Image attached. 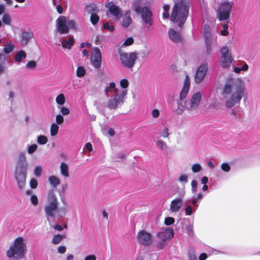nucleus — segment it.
<instances>
[{
    "label": "nucleus",
    "instance_id": "obj_1",
    "mask_svg": "<svg viewBox=\"0 0 260 260\" xmlns=\"http://www.w3.org/2000/svg\"><path fill=\"white\" fill-rule=\"evenodd\" d=\"M245 88L244 83L241 78L228 77L221 91L225 106L232 108L239 104L244 96Z\"/></svg>",
    "mask_w": 260,
    "mask_h": 260
},
{
    "label": "nucleus",
    "instance_id": "obj_2",
    "mask_svg": "<svg viewBox=\"0 0 260 260\" xmlns=\"http://www.w3.org/2000/svg\"><path fill=\"white\" fill-rule=\"evenodd\" d=\"M105 92L107 96L110 97L107 105L110 109H116L122 106L127 94V90L118 89L114 82L105 87Z\"/></svg>",
    "mask_w": 260,
    "mask_h": 260
},
{
    "label": "nucleus",
    "instance_id": "obj_3",
    "mask_svg": "<svg viewBox=\"0 0 260 260\" xmlns=\"http://www.w3.org/2000/svg\"><path fill=\"white\" fill-rule=\"evenodd\" d=\"M189 0H179L174 6L171 16V20L178 23L181 27L185 23L189 14Z\"/></svg>",
    "mask_w": 260,
    "mask_h": 260
},
{
    "label": "nucleus",
    "instance_id": "obj_4",
    "mask_svg": "<svg viewBox=\"0 0 260 260\" xmlns=\"http://www.w3.org/2000/svg\"><path fill=\"white\" fill-rule=\"evenodd\" d=\"M66 207H61L58 209V201L56 197L53 192L48 194L47 203L44 207V212L48 221L50 222L51 218H54L57 213V216L60 218L63 217L66 214Z\"/></svg>",
    "mask_w": 260,
    "mask_h": 260
},
{
    "label": "nucleus",
    "instance_id": "obj_5",
    "mask_svg": "<svg viewBox=\"0 0 260 260\" xmlns=\"http://www.w3.org/2000/svg\"><path fill=\"white\" fill-rule=\"evenodd\" d=\"M27 251L26 241L22 237L15 239L7 251V256L10 259L19 260L23 258Z\"/></svg>",
    "mask_w": 260,
    "mask_h": 260
},
{
    "label": "nucleus",
    "instance_id": "obj_6",
    "mask_svg": "<svg viewBox=\"0 0 260 260\" xmlns=\"http://www.w3.org/2000/svg\"><path fill=\"white\" fill-rule=\"evenodd\" d=\"M174 235V230L171 228H167L159 232L156 235L157 238V248L159 250L164 248L166 245V241L171 239Z\"/></svg>",
    "mask_w": 260,
    "mask_h": 260
},
{
    "label": "nucleus",
    "instance_id": "obj_7",
    "mask_svg": "<svg viewBox=\"0 0 260 260\" xmlns=\"http://www.w3.org/2000/svg\"><path fill=\"white\" fill-rule=\"evenodd\" d=\"M56 27L58 32L61 34H67L69 29H76V24L72 20H68L63 16H59L56 20Z\"/></svg>",
    "mask_w": 260,
    "mask_h": 260
},
{
    "label": "nucleus",
    "instance_id": "obj_8",
    "mask_svg": "<svg viewBox=\"0 0 260 260\" xmlns=\"http://www.w3.org/2000/svg\"><path fill=\"white\" fill-rule=\"evenodd\" d=\"M134 8L136 13L141 14V18L145 24L152 25V14L148 8L141 6L139 3H135Z\"/></svg>",
    "mask_w": 260,
    "mask_h": 260
},
{
    "label": "nucleus",
    "instance_id": "obj_9",
    "mask_svg": "<svg viewBox=\"0 0 260 260\" xmlns=\"http://www.w3.org/2000/svg\"><path fill=\"white\" fill-rule=\"evenodd\" d=\"M204 37L206 46V52L209 55L211 54L213 52V48L217 47V38L216 36L212 35L210 31V28L208 26L206 28V26H204Z\"/></svg>",
    "mask_w": 260,
    "mask_h": 260
},
{
    "label": "nucleus",
    "instance_id": "obj_10",
    "mask_svg": "<svg viewBox=\"0 0 260 260\" xmlns=\"http://www.w3.org/2000/svg\"><path fill=\"white\" fill-rule=\"evenodd\" d=\"M233 6L232 2H224L220 5L217 11V17L220 21L227 20L229 18Z\"/></svg>",
    "mask_w": 260,
    "mask_h": 260
},
{
    "label": "nucleus",
    "instance_id": "obj_11",
    "mask_svg": "<svg viewBox=\"0 0 260 260\" xmlns=\"http://www.w3.org/2000/svg\"><path fill=\"white\" fill-rule=\"evenodd\" d=\"M221 56L219 64L222 68L229 67L233 61V58L227 46H223L220 50Z\"/></svg>",
    "mask_w": 260,
    "mask_h": 260
},
{
    "label": "nucleus",
    "instance_id": "obj_12",
    "mask_svg": "<svg viewBox=\"0 0 260 260\" xmlns=\"http://www.w3.org/2000/svg\"><path fill=\"white\" fill-rule=\"evenodd\" d=\"M137 58V54L135 52L122 53L120 55L122 63L128 68H131L134 66Z\"/></svg>",
    "mask_w": 260,
    "mask_h": 260
},
{
    "label": "nucleus",
    "instance_id": "obj_13",
    "mask_svg": "<svg viewBox=\"0 0 260 260\" xmlns=\"http://www.w3.org/2000/svg\"><path fill=\"white\" fill-rule=\"evenodd\" d=\"M137 239L139 244L148 246L153 243L151 234L145 230L140 231L137 236Z\"/></svg>",
    "mask_w": 260,
    "mask_h": 260
},
{
    "label": "nucleus",
    "instance_id": "obj_14",
    "mask_svg": "<svg viewBox=\"0 0 260 260\" xmlns=\"http://www.w3.org/2000/svg\"><path fill=\"white\" fill-rule=\"evenodd\" d=\"M28 169L16 167L15 171V178L20 188H23L26 183L27 171Z\"/></svg>",
    "mask_w": 260,
    "mask_h": 260
},
{
    "label": "nucleus",
    "instance_id": "obj_15",
    "mask_svg": "<svg viewBox=\"0 0 260 260\" xmlns=\"http://www.w3.org/2000/svg\"><path fill=\"white\" fill-rule=\"evenodd\" d=\"M90 62L95 69H98L101 68L102 64V55L98 48L95 47L93 49L90 57Z\"/></svg>",
    "mask_w": 260,
    "mask_h": 260
},
{
    "label": "nucleus",
    "instance_id": "obj_16",
    "mask_svg": "<svg viewBox=\"0 0 260 260\" xmlns=\"http://www.w3.org/2000/svg\"><path fill=\"white\" fill-rule=\"evenodd\" d=\"M201 99L202 94L201 92H198L193 94L186 106V109L189 111L196 110L198 108Z\"/></svg>",
    "mask_w": 260,
    "mask_h": 260
},
{
    "label": "nucleus",
    "instance_id": "obj_17",
    "mask_svg": "<svg viewBox=\"0 0 260 260\" xmlns=\"http://www.w3.org/2000/svg\"><path fill=\"white\" fill-rule=\"evenodd\" d=\"M184 205L183 199L177 197L171 201L170 204V211L172 213H177L180 211Z\"/></svg>",
    "mask_w": 260,
    "mask_h": 260
},
{
    "label": "nucleus",
    "instance_id": "obj_18",
    "mask_svg": "<svg viewBox=\"0 0 260 260\" xmlns=\"http://www.w3.org/2000/svg\"><path fill=\"white\" fill-rule=\"evenodd\" d=\"M207 72V65H201L197 69L194 75V81L197 84L200 83L204 79Z\"/></svg>",
    "mask_w": 260,
    "mask_h": 260
},
{
    "label": "nucleus",
    "instance_id": "obj_19",
    "mask_svg": "<svg viewBox=\"0 0 260 260\" xmlns=\"http://www.w3.org/2000/svg\"><path fill=\"white\" fill-rule=\"evenodd\" d=\"M107 7L108 8V12L114 17L115 20H118L121 18L122 10L118 6L111 3L109 4V6Z\"/></svg>",
    "mask_w": 260,
    "mask_h": 260
},
{
    "label": "nucleus",
    "instance_id": "obj_20",
    "mask_svg": "<svg viewBox=\"0 0 260 260\" xmlns=\"http://www.w3.org/2000/svg\"><path fill=\"white\" fill-rule=\"evenodd\" d=\"M190 87V79L188 75H186L184 81L183 86L180 93V98L184 99L186 98Z\"/></svg>",
    "mask_w": 260,
    "mask_h": 260
},
{
    "label": "nucleus",
    "instance_id": "obj_21",
    "mask_svg": "<svg viewBox=\"0 0 260 260\" xmlns=\"http://www.w3.org/2000/svg\"><path fill=\"white\" fill-rule=\"evenodd\" d=\"M16 167L28 169V164L26 159V155L24 152L18 154Z\"/></svg>",
    "mask_w": 260,
    "mask_h": 260
},
{
    "label": "nucleus",
    "instance_id": "obj_22",
    "mask_svg": "<svg viewBox=\"0 0 260 260\" xmlns=\"http://www.w3.org/2000/svg\"><path fill=\"white\" fill-rule=\"evenodd\" d=\"M33 37V34L30 31H24L21 37L20 43L22 46H25L27 45L30 39Z\"/></svg>",
    "mask_w": 260,
    "mask_h": 260
},
{
    "label": "nucleus",
    "instance_id": "obj_23",
    "mask_svg": "<svg viewBox=\"0 0 260 260\" xmlns=\"http://www.w3.org/2000/svg\"><path fill=\"white\" fill-rule=\"evenodd\" d=\"M183 100L184 99L179 98V99L177 100V107L174 110L175 113L177 114H182L185 109H186V106H185V104L183 101Z\"/></svg>",
    "mask_w": 260,
    "mask_h": 260
},
{
    "label": "nucleus",
    "instance_id": "obj_24",
    "mask_svg": "<svg viewBox=\"0 0 260 260\" xmlns=\"http://www.w3.org/2000/svg\"><path fill=\"white\" fill-rule=\"evenodd\" d=\"M169 38L174 42H179L181 40V36L179 32H177L173 29H170L169 31Z\"/></svg>",
    "mask_w": 260,
    "mask_h": 260
},
{
    "label": "nucleus",
    "instance_id": "obj_25",
    "mask_svg": "<svg viewBox=\"0 0 260 260\" xmlns=\"http://www.w3.org/2000/svg\"><path fill=\"white\" fill-rule=\"evenodd\" d=\"M158 134L160 137L164 138H168L170 135L169 129L166 125L163 124L159 127Z\"/></svg>",
    "mask_w": 260,
    "mask_h": 260
},
{
    "label": "nucleus",
    "instance_id": "obj_26",
    "mask_svg": "<svg viewBox=\"0 0 260 260\" xmlns=\"http://www.w3.org/2000/svg\"><path fill=\"white\" fill-rule=\"evenodd\" d=\"M132 22V20L130 16V11H127L124 14L122 20V26L127 27Z\"/></svg>",
    "mask_w": 260,
    "mask_h": 260
},
{
    "label": "nucleus",
    "instance_id": "obj_27",
    "mask_svg": "<svg viewBox=\"0 0 260 260\" xmlns=\"http://www.w3.org/2000/svg\"><path fill=\"white\" fill-rule=\"evenodd\" d=\"M60 170L61 174L65 178H68L69 176V167L68 165L62 162L60 166Z\"/></svg>",
    "mask_w": 260,
    "mask_h": 260
},
{
    "label": "nucleus",
    "instance_id": "obj_28",
    "mask_svg": "<svg viewBox=\"0 0 260 260\" xmlns=\"http://www.w3.org/2000/svg\"><path fill=\"white\" fill-rule=\"evenodd\" d=\"M74 42V39L72 37H69L68 40H63L62 41L61 45L63 48L70 50Z\"/></svg>",
    "mask_w": 260,
    "mask_h": 260
},
{
    "label": "nucleus",
    "instance_id": "obj_29",
    "mask_svg": "<svg viewBox=\"0 0 260 260\" xmlns=\"http://www.w3.org/2000/svg\"><path fill=\"white\" fill-rule=\"evenodd\" d=\"M26 57V52L22 50H20L15 55L14 59L16 62L20 63L22 59H25Z\"/></svg>",
    "mask_w": 260,
    "mask_h": 260
},
{
    "label": "nucleus",
    "instance_id": "obj_30",
    "mask_svg": "<svg viewBox=\"0 0 260 260\" xmlns=\"http://www.w3.org/2000/svg\"><path fill=\"white\" fill-rule=\"evenodd\" d=\"M85 11L90 15L95 14L99 12L96 5L93 4L87 5L85 8Z\"/></svg>",
    "mask_w": 260,
    "mask_h": 260
},
{
    "label": "nucleus",
    "instance_id": "obj_31",
    "mask_svg": "<svg viewBox=\"0 0 260 260\" xmlns=\"http://www.w3.org/2000/svg\"><path fill=\"white\" fill-rule=\"evenodd\" d=\"M48 180L51 185L53 187H56L60 183L59 178L56 176H50L48 178Z\"/></svg>",
    "mask_w": 260,
    "mask_h": 260
},
{
    "label": "nucleus",
    "instance_id": "obj_32",
    "mask_svg": "<svg viewBox=\"0 0 260 260\" xmlns=\"http://www.w3.org/2000/svg\"><path fill=\"white\" fill-rule=\"evenodd\" d=\"M55 102L58 105V106H63L66 102V98L63 93L59 94L55 99Z\"/></svg>",
    "mask_w": 260,
    "mask_h": 260
},
{
    "label": "nucleus",
    "instance_id": "obj_33",
    "mask_svg": "<svg viewBox=\"0 0 260 260\" xmlns=\"http://www.w3.org/2000/svg\"><path fill=\"white\" fill-rule=\"evenodd\" d=\"M197 208L192 207L190 203L186 202V206L184 209V211L186 215H191L193 210H196Z\"/></svg>",
    "mask_w": 260,
    "mask_h": 260
},
{
    "label": "nucleus",
    "instance_id": "obj_34",
    "mask_svg": "<svg viewBox=\"0 0 260 260\" xmlns=\"http://www.w3.org/2000/svg\"><path fill=\"white\" fill-rule=\"evenodd\" d=\"M14 49V45L12 43L10 42L7 44L4 48L3 51L6 54H9L11 53Z\"/></svg>",
    "mask_w": 260,
    "mask_h": 260
},
{
    "label": "nucleus",
    "instance_id": "obj_35",
    "mask_svg": "<svg viewBox=\"0 0 260 260\" xmlns=\"http://www.w3.org/2000/svg\"><path fill=\"white\" fill-rule=\"evenodd\" d=\"M156 145L161 150H165L168 148L167 143L161 140H157Z\"/></svg>",
    "mask_w": 260,
    "mask_h": 260
},
{
    "label": "nucleus",
    "instance_id": "obj_36",
    "mask_svg": "<svg viewBox=\"0 0 260 260\" xmlns=\"http://www.w3.org/2000/svg\"><path fill=\"white\" fill-rule=\"evenodd\" d=\"M59 126L56 123H52L50 127V135L52 137L55 136L58 132Z\"/></svg>",
    "mask_w": 260,
    "mask_h": 260
},
{
    "label": "nucleus",
    "instance_id": "obj_37",
    "mask_svg": "<svg viewBox=\"0 0 260 260\" xmlns=\"http://www.w3.org/2000/svg\"><path fill=\"white\" fill-rule=\"evenodd\" d=\"M48 141V138L44 135L38 136L37 138V142L40 145H45Z\"/></svg>",
    "mask_w": 260,
    "mask_h": 260
},
{
    "label": "nucleus",
    "instance_id": "obj_38",
    "mask_svg": "<svg viewBox=\"0 0 260 260\" xmlns=\"http://www.w3.org/2000/svg\"><path fill=\"white\" fill-rule=\"evenodd\" d=\"M3 22L6 25H10L11 24V17L8 14H5L2 17Z\"/></svg>",
    "mask_w": 260,
    "mask_h": 260
},
{
    "label": "nucleus",
    "instance_id": "obj_39",
    "mask_svg": "<svg viewBox=\"0 0 260 260\" xmlns=\"http://www.w3.org/2000/svg\"><path fill=\"white\" fill-rule=\"evenodd\" d=\"M64 238V236L63 235L60 234L56 235L53 237L52 243L54 244H57L59 243Z\"/></svg>",
    "mask_w": 260,
    "mask_h": 260
},
{
    "label": "nucleus",
    "instance_id": "obj_40",
    "mask_svg": "<svg viewBox=\"0 0 260 260\" xmlns=\"http://www.w3.org/2000/svg\"><path fill=\"white\" fill-rule=\"evenodd\" d=\"M86 73V70L83 67H78L76 71V75L78 77H83Z\"/></svg>",
    "mask_w": 260,
    "mask_h": 260
},
{
    "label": "nucleus",
    "instance_id": "obj_41",
    "mask_svg": "<svg viewBox=\"0 0 260 260\" xmlns=\"http://www.w3.org/2000/svg\"><path fill=\"white\" fill-rule=\"evenodd\" d=\"M57 108L60 110V112L62 115L66 116L70 114V111L69 109L64 106H57Z\"/></svg>",
    "mask_w": 260,
    "mask_h": 260
},
{
    "label": "nucleus",
    "instance_id": "obj_42",
    "mask_svg": "<svg viewBox=\"0 0 260 260\" xmlns=\"http://www.w3.org/2000/svg\"><path fill=\"white\" fill-rule=\"evenodd\" d=\"M90 21L91 23L93 25H95L99 22L100 18L99 16L95 14H91L90 16Z\"/></svg>",
    "mask_w": 260,
    "mask_h": 260
},
{
    "label": "nucleus",
    "instance_id": "obj_43",
    "mask_svg": "<svg viewBox=\"0 0 260 260\" xmlns=\"http://www.w3.org/2000/svg\"><path fill=\"white\" fill-rule=\"evenodd\" d=\"M202 170V166L200 164H194L191 166V171L193 173H196L200 172Z\"/></svg>",
    "mask_w": 260,
    "mask_h": 260
},
{
    "label": "nucleus",
    "instance_id": "obj_44",
    "mask_svg": "<svg viewBox=\"0 0 260 260\" xmlns=\"http://www.w3.org/2000/svg\"><path fill=\"white\" fill-rule=\"evenodd\" d=\"M120 85L122 88L121 89H126L129 85V82L126 79H123L120 81Z\"/></svg>",
    "mask_w": 260,
    "mask_h": 260
},
{
    "label": "nucleus",
    "instance_id": "obj_45",
    "mask_svg": "<svg viewBox=\"0 0 260 260\" xmlns=\"http://www.w3.org/2000/svg\"><path fill=\"white\" fill-rule=\"evenodd\" d=\"M38 149V145L36 144L29 145L27 147V152L29 154L34 153Z\"/></svg>",
    "mask_w": 260,
    "mask_h": 260
},
{
    "label": "nucleus",
    "instance_id": "obj_46",
    "mask_svg": "<svg viewBox=\"0 0 260 260\" xmlns=\"http://www.w3.org/2000/svg\"><path fill=\"white\" fill-rule=\"evenodd\" d=\"M178 181L183 184H186L188 182V176L186 174H181L179 178Z\"/></svg>",
    "mask_w": 260,
    "mask_h": 260
},
{
    "label": "nucleus",
    "instance_id": "obj_47",
    "mask_svg": "<svg viewBox=\"0 0 260 260\" xmlns=\"http://www.w3.org/2000/svg\"><path fill=\"white\" fill-rule=\"evenodd\" d=\"M193 225L192 223L186 226L185 229L189 236H192L193 235Z\"/></svg>",
    "mask_w": 260,
    "mask_h": 260
},
{
    "label": "nucleus",
    "instance_id": "obj_48",
    "mask_svg": "<svg viewBox=\"0 0 260 260\" xmlns=\"http://www.w3.org/2000/svg\"><path fill=\"white\" fill-rule=\"evenodd\" d=\"M42 168L41 166H38L35 167V168L34 169V175L36 177H40L42 174Z\"/></svg>",
    "mask_w": 260,
    "mask_h": 260
},
{
    "label": "nucleus",
    "instance_id": "obj_49",
    "mask_svg": "<svg viewBox=\"0 0 260 260\" xmlns=\"http://www.w3.org/2000/svg\"><path fill=\"white\" fill-rule=\"evenodd\" d=\"M37 67V62L35 61L31 60L28 61L26 64V68L28 69H34Z\"/></svg>",
    "mask_w": 260,
    "mask_h": 260
},
{
    "label": "nucleus",
    "instance_id": "obj_50",
    "mask_svg": "<svg viewBox=\"0 0 260 260\" xmlns=\"http://www.w3.org/2000/svg\"><path fill=\"white\" fill-rule=\"evenodd\" d=\"M221 169L225 172H229L231 170V167L228 163L224 162L221 164Z\"/></svg>",
    "mask_w": 260,
    "mask_h": 260
},
{
    "label": "nucleus",
    "instance_id": "obj_51",
    "mask_svg": "<svg viewBox=\"0 0 260 260\" xmlns=\"http://www.w3.org/2000/svg\"><path fill=\"white\" fill-rule=\"evenodd\" d=\"M175 222V219L172 217H166L165 219L164 223L166 225H170Z\"/></svg>",
    "mask_w": 260,
    "mask_h": 260
},
{
    "label": "nucleus",
    "instance_id": "obj_52",
    "mask_svg": "<svg viewBox=\"0 0 260 260\" xmlns=\"http://www.w3.org/2000/svg\"><path fill=\"white\" fill-rule=\"evenodd\" d=\"M55 120L57 124H61L63 122V117L62 115L58 114L56 116Z\"/></svg>",
    "mask_w": 260,
    "mask_h": 260
},
{
    "label": "nucleus",
    "instance_id": "obj_53",
    "mask_svg": "<svg viewBox=\"0 0 260 260\" xmlns=\"http://www.w3.org/2000/svg\"><path fill=\"white\" fill-rule=\"evenodd\" d=\"M197 182L195 180H192L191 182V191L193 193H194L197 192Z\"/></svg>",
    "mask_w": 260,
    "mask_h": 260
},
{
    "label": "nucleus",
    "instance_id": "obj_54",
    "mask_svg": "<svg viewBox=\"0 0 260 260\" xmlns=\"http://www.w3.org/2000/svg\"><path fill=\"white\" fill-rule=\"evenodd\" d=\"M151 115L154 118H157L160 115V112L159 110L155 109L152 110L151 112Z\"/></svg>",
    "mask_w": 260,
    "mask_h": 260
},
{
    "label": "nucleus",
    "instance_id": "obj_55",
    "mask_svg": "<svg viewBox=\"0 0 260 260\" xmlns=\"http://www.w3.org/2000/svg\"><path fill=\"white\" fill-rule=\"evenodd\" d=\"M104 28L110 31H113L115 29L114 26L113 25H110L109 22H106L104 24Z\"/></svg>",
    "mask_w": 260,
    "mask_h": 260
},
{
    "label": "nucleus",
    "instance_id": "obj_56",
    "mask_svg": "<svg viewBox=\"0 0 260 260\" xmlns=\"http://www.w3.org/2000/svg\"><path fill=\"white\" fill-rule=\"evenodd\" d=\"M30 202L34 206H37L38 204V199L36 195H32L30 197Z\"/></svg>",
    "mask_w": 260,
    "mask_h": 260
},
{
    "label": "nucleus",
    "instance_id": "obj_57",
    "mask_svg": "<svg viewBox=\"0 0 260 260\" xmlns=\"http://www.w3.org/2000/svg\"><path fill=\"white\" fill-rule=\"evenodd\" d=\"M134 43V39L133 38L129 37L127 38L125 41H124L123 45L125 46H127L131 45Z\"/></svg>",
    "mask_w": 260,
    "mask_h": 260
},
{
    "label": "nucleus",
    "instance_id": "obj_58",
    "mask_svg": "<svg viewBox=\"0 0 260 260\" xmlns=\"http://www.w3.org/2000/svg\"><path fill=\"white\" fill-rule=\"evenodd\" d=\"M38 181L36 179L32 178L30 181V186L32 189H35L37 187Z\"/></svg>",
    "mask_w": 260,
    "mask_h": 260
},
{
    "label": "nucleus",
    "instance_id": "obj_59",
    "mask_svg": "<svg viewBox=\"0 0 260 260\" xmlns=\"http://www.w3.org/2000/svg\"><path fill=\"white\" fill-rule=\"evenodd\" d=\"M57 250L59 253L63 254L66 252L67 248L64 246H60L58 247Z\"/></svg>",
    "mask_w": 260,
    "mask_h": 260
},
{
    "label": "nucleus",
    "instance_id": "obj_60",
    "mask_svg": "<svg viewBox=\"0 0 260 260\" xmlns=\"http://www.w3.org/2000/svg\"><path fill=\"white\" fill-rule=\"evenodd\" d=\"M197 200H198V199L197 198H194V199H192L190 200H189L186 202L188 203H190V205L192 206H194V207H196V208H197L198 206L196 205V204L197 202Z\"/></svg>",
    "mask_w": 260,
    "mask_h": 260
},
{
    "label": "nucleus",
    "instance_id": "obj_61",
    "mask_svg": "<svg viewBox=\"0 0 260 260\" xmlns=\"http://www.w3.org/2000/svg\"><path fill=\"white\" fill-rule=\"evenodd\" d=\"M6 69L7 68L4 63H0V74L4 73Z\"/></svg>",
    "mask_w": 260,
    "mask_h": 260
},
{
    "label": "nucleus",
    "instance_id": "obj_62",
    "mask_svg": "<svg viewBox=\"0 0 260 260\" xmlns=\"http://www.w3.org/2000/svg\"><path fill=\"white\" fill-rule=\"evenodd\" d=\"M96 256L93 254L88 255L85 257V260H96Z\"/></svg>",
    "mask_w": 260,
    "mask_h": 260
},
{
    "label": "nucleus",
    "instance_id": "obj_63",
    "mask_svg": "<svg viewBox=\"0 0 260 260\" xmlns=\"http://www.w3.org/2000/svg\"><path fill=\"white\" fill-rule=\"evenodd\" d=\"M6 59V55L2 53H0V63H3Z\"/></svg>",
    "mask_w": 260,
    "mask_h": 260
},
{
    "label": "nucleus",
    "instance_id": "obj_64",
    "mask_svg": "<svg viewBox=\"0 0 260 260\" xmlns=\"http://www.w3.org/2000/svg\"><path fill=\"white\" fill-rule=\"evenodd\" d=\"M207 258V255L205 253H203L199 256V260H205Z\"/></svg>",
    "mask_w": 260,
    "mask_h": 260
}]
</instances>
